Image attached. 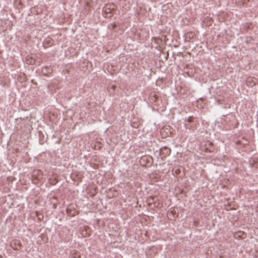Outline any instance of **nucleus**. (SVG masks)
<instances>
[{"mask_svg":"<svg viewBox=\"0 0 258 258\" xmlns=\"http://www.w3.org/2000/svg\"><path fill=\"white\" fill-rule=\"evenodd\" d=\"M246 84L248 85V86H249L250 87H252V86L254 85H255V83L254 81H249L248 80H247L246 81Z\"/></svg>","mask_w":258,"mask_h":258,"instance_id":"obj_1","label":"nucleus"}]
</instances>
